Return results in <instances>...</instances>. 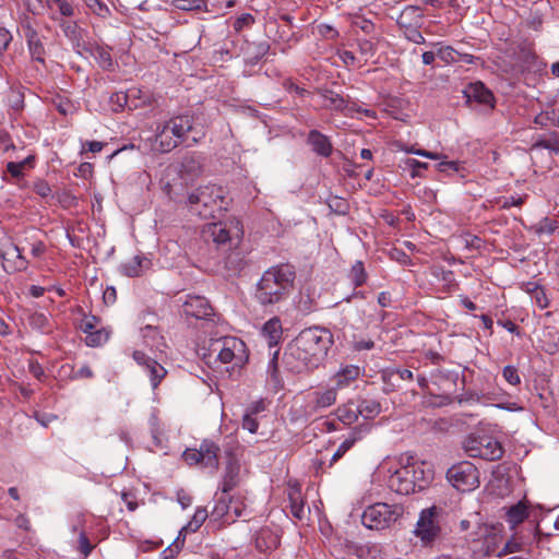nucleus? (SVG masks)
Returning a JSON list of instances; mask_svg holds the SVG:
<instances>
[{
    "instance_id": "1",
    "label": "nucleus",
    "mask_w": 559,
    "mask_h": 559,
    "mask_svg": "<svg viewBox=\"0 0 559 559\" xmlns=\"http://www.w3.org/2000/svg\"><path fill=\"white\" fill-rule=\"evenodd\" d=\"M333 344V336L328 329L308 328L302 330L289 343L284 353L285 366L295 373L319 366Z\"/></svg>"
},
{
    "instance_id": "2",
    "label": "nucleus",
    "mask_w": 559,
    "mask_h": 559,
    "mask_svg": "<svg viewBox=\"0 0 559 559\" xmlns=\"http://www.w3.org/2000/svg\"><path fill=\"white\" fill-rule=\"evenodd\" d=\"M296 269L283 263L267 269L260 278L255 299L263 307L274 306L286 300L294 290Z\"/></svg>"
},
{
    "instance_id": "3",
    "label": "nucleus",
    "mask_w": 559,
    "mask_h": 559,
    "mask_svg": "<svg viewBox=\"0 0 559 559\" xmlns=\"http://www.w3.org/2000/svg\"><path fill=\"white\" fill-rule=\"evenodd\" d=\"M223 203V189L215 185L199 187L188 197L189 211L203 219L214 218Z\"/></svg>"
},
{
    "instance_id": "4",
    "label": "nucleus",
    "mask_w": 559,
    "mask_h": 559,
    "mask_svg": "<svg viewBox=\"0 0 559 559\" xmlns=\"http://www.w3.org/2000/svg\"><path fill=\"white\" fill-rule=\"evenodd\" d=\"M209 352L210 356L215 355L221 362H234L235 367H241L248 361L245 342L235 336H225L212 341Z\"/></svg>"
},
{
    "instance_id": "5",
    "label": "nucleus",
    "mask_w": 559,
    "mask_h": 559,
    "mask_svg": "<svg viewBox=\"0 0 559 559\" xmlns=\"http://www.w3.org/2000/svg\"><path fill=\"white\" fill-rule=\"evenodd\" d=\"M401 504L373 503L365 509L361 523L369 530H383L396 522L403 514Z\"/></svg>"
},
{
    "instance_id": "6",
    "label": "nucleus",
    "mask_w": 559,
    "mask_h": 559,
    "mask_svg": "<svg viewBox=\"0 0 559 559\" xmlns=\"http://www.w3.org/2000/svg\"><path fill=\"white\" fill-rule=\"evenodd\" d=\"M13 250L16 253V260L14 265L8 269L3 265L4 270L9 273L16 271H24L28 266V261L23 255L25 250H29L33 258H41L47 247L44 240L40 238V233L35 229H31L24 233L23 237L19 240V243L13 246Z\"/></svg>"
},
{
    "instance_id": "7",
    "label": "nucleus",
    "mask_w": 559,
    "mask_h": 559,
    "mask_svg": "<svg viewBox=\"0 0 559 559\" xmlns=\"http://www.w3.org/2000/svg\"><path fill=\"white\" fill-rule=\"evenodd\" d=\"M219 447L212 440L205 439L201 442L200 448H189L182 453L183 461L190 465H198L207 468L211 473L218 469Z\"/></svg>"
},
{
    "instance_id": "8",
    "label": "nucleus",
    "mask_w": 559,
    "mask_h": 559,
    "mask_svg": "<svg viewBox=\"0 0 559 559\" xmlns=\"http://www.w3.org/2000/svg\"><path fill=\"white\" fill-rule=\"evenodd\" d=\"M447 479L459 491L468 492L479 486V472L473 463L462 461L448 469Z\"/></svg>"
},
{
    "instance_id": "9",
    "label": "nucleus",
    "mask_w": 559,
    "mask_h": 559,
    "mask_svg": "<svg viewBox=\"0 0 559 559\" xmlns=\"http://www.w3.org/2000/svg\"><path fill=\"white\" fill-rule=\"evenodd\" d=\"M464 450L471 457H479L487 461L499 460L503 454L501 444L487 436H468L464 441Z\"/></svg>"
},
{
    "instance_id": "10",
    "label": "nucleus",
    "mask_w": 559,
    "mask_h": 559,
    "mask_svg": "<svg viewBox=\"0 0 559 559\" xmlns=\"http://www.w3.org/2000/svg\"><path fill=\"white\" fill-rule=\"evenodd\" d=\"M442 510L436 506L424 509L417 521L415 534L423 543L433 542L440 534V515Z\"/></svg>"
},
{
    "instance_id": "11",
    "label": "nucleus",
    "mask_w": 559,
    "mask_h": 559,
    "mask_svg": "<svg viewBox=\"0 0 559 559\" xmlns=\"http://www.w3.org/2000/svg\"><path fill=\"white\" fill-rule=\"evenodd\" d=\"M401 467L395 469L388 479V487L396 493L409 495L415 492V480L412 479L406 457H401Z\"/></svg>"
},
{
    "instance_id": "12",
    "label": "nucleus",
    "mask_w": 559,
    "mask_h": 559,
    "mask_svg": "<svg viewBox=\"0 0 559 559\" xmlns=\"http://www.w3.org/2000/svg\"><path fill=\"white\" fill-rule=\"evenodd\" d=\"M336 396L337 390L335 388L309 392L306 396L304 413L308 416H313L320 411L332 406L336 402Z\"/></svg>"
},
{
    "instance_id": "13",
    "label": "nucleus",
    "mask_w": 559,
    "mask_h": 559,
    "mask_svg": "<svg viewBox=\"0 0 559 559\" xmlns=\"http://www.w3.org/2000/svg\"><path fill=\"white\" fill-rule=\"evenodd\" d=\"M436 56H438L437 67L456 66L462 68L464 64H474L478 67L481 62L480 59L468 53H461L450 46H435Z\"/></svg>"
},
{
    "instance_id": "14",
    "label": "nucleus",
    "mask_w": 559,
    "mask_h": 559,
    "mask_svg": "<svg viewBox=\"0 0 559 559\" xmlns=\"http://www.w3.org/2000/svg\"><path fill=\"white\" fill-rule=\"evenodd\" d=\"M132 356L150 377L152 388L156 389L166 377L167 370L159 362L141 350H134Z\"/></svg>"
},
{
    "instance_id": "15",
    "label": "nucleus",
    "mask_w": 559,
    "mask_h": 559,
    "mask_svg": "<svg viewBox=\"0 0 559 559\" xmlns=\"http://www.w3.org/2000/svg\"><path fill=\"white\" fill-rule=\"evenodd\" d=\"M464 94L468 103H477L486 110H492L495 108L496 99L492 92L479 81L471 83L464 90Z\"/></svg>"
},
{
    "instance_id": "16",
    "label": "nucleus",
    "mask_w": 559,
    "mask_h": 559,
    "mask_svg": "<svg viewBox=\"0 0 559 559\" xmlns=\"http://www.w3.org/2000/svg\"><path fill=\"white\" fill-rule=\"evenodd\" d=\"M21 31L27 41L32 59L45 66V47L37 31L29 21L22 23Z\"/></svg>"
},
{
    "instance_id": "17",
    "label": "nucleus",
    "mask_w": 559,
    "mask_h": 559,
    "mask_svg": "<svg viewBox=\"0 0 559 559\" xmlns=\"http://www.w3.org/2000/svg\"><path fill=\"white\" fill-rule=\"evenodd\" d=\"M58 25L76 51L82 53V49L87 47L88 43L85 29L82 28L78 22L72 20L61 19Z\"/></svg>"
},
{
    "instance_id": "18",
    "label": "nucleus",
    "mask_w": 559,
    "mask_h": 559,
    "mask_svg": "<svg viewBox=\"0 0 559 559\" xmlns=\"http://www.w3.org/2000/svg\"><path fill=\"white\" fill-rule=\"evenodd\" d=\"M182 312L187 317L209 319L213 314V308L205 297L188 296L182 305Z\"/></svg>"
},
{
    "instance_id": "19",
    "label": "nucleus",
    "mask_w": 559,
    "mask_h": 559,
    "mask_svg": "<svg viewBox=\"0 0 559 559\" xmlns=\"http://www.w3.org/2000/svg\"><path fill=\"white\" fill-rule=\"evenodd\" d=\"M194 116L177 115L165 122V128L181 143L187 139L189 132L193 131Z\"/></svg>"
},
{
    "instance_id": "20",
    "label": "nucleus",
    "mask_w": 559,
    "mask_h": 559,
    "mask_svg": "<svg viewBox=\"0 0 559 559\" xmlns=\"http://www.w3.org/2000/svg\"><path fill=\"white\" fill-rule=\"evenodd\" d=\"M406 461L411 469V475H414L412 479L415 480V491L424 490L432 479V471L429 468L425 469V463L416 462L413 456H406Z\"/></svg>"
},
{
    "instance_id": "21",
    "label": "nucleus",
    "mask_w": 559,
    "mask_h": 559,
    "mask_svg": "<svg viewBox=\"0 0 559 559\" xmlns=\"http://www.w3.org/2000/svg\"><path fill=\"white\" fill-rule=\"evenodd\" d=\"M369 430H370V426L369 425H360L358 427L353 428L350 430L348 437L340 444V447L337 448V450L333 454L332 460H331V464L335 463L341 457H343L344 454L347 451H349L353 448V445L358 440H360L364 437V435L369 432Z\"/></svg>"
},
{
    "instance_id": "22",
    "label": "nucleus",
    "mask_w": 559,
    "mask_h": 559,
    "mask_svg": "<svg viewBox=\"0 0 559 559\" xmlns=\"http://www.w3.org/2000/svg\"><path fill=\"white\" fill-rule=\"evenodd\" d=\"M317 93L326 102L324 104L325 109L340 111L342 114L343 110H346L347 99L340 93L326 86L317 88Z\"/></svg>"
},
{
    "instance_id": "23",
    "label": "nucleus",
    "mask_w": 559,
    "mask_h": 559,
    "mask_svg": "<svg viewBox=\"0 0 559 559\" xmlns=\"http://www.w3.org/2000/svg\"><path fill=\"white\" fill-rule=\"evenodd\" d=\"M307 142L312 151L320 156L329 157L332 154L333 146L330 139L318 130H311L308 133Z\"/></svg>"
},
{
    "instance_id": "24",
    "label": "nucleus",
    "mask_w": 559,
    "mask_h": 559,
    "mask_svg": "<svg viewBox=\"0 0 559 559\" xmlns=\"http://www.w3.org/2000/svg\"><path fill=\"white\" fill-rule=\"evenodd\" d=\"M180 142L170 133L168 128H165V123L156 127L155 133V146L162 153L173 151L178 146Z\"/></svg>"
},
{
    "instance_id": "25",
    "label": "nucleus",
    "mask_w": 559,
    "mask_h": 559,
    "mask_svg": "<svg viewBox=\"0 0 559 559\" xmlns=\"http://www.w3.org/2000/svg\"><path fill=\"white\" fill-rule=\"evenodd\" d=\"M504 509L506 520L511 528H515V526L523 523L530 516L528 507L525 501H519L518 503Z\"/></svg>"
},
{
    "instance_id": "26",
    "label": "nucleus",
    "mask_w": 559,
    "mask_h": 559,
    "mask_svg": "<svg viewBox=\"0 0 559 559\" xmlns=\"http://www.w3.org/2000/svg\"><path fill=\"white\" fill-rule=\"evenodd\" d=\"M234 503V498L229 495H222L216 499L214 508L211 512V516L215 521H223L227 523V519L230 516L231 504Z\"/></svg>"
},
{
    "instance_id": "27",
    "label": "nucleus",
    "mask_w": 559,
    "mask_h": 559,
    "mask_svg": "<svg viewBox=\"0 0 559 559\" xmlns=\"http://www.w3.org/2000/svg\"><path fill=\"white\" fill-rule=\"evenodd\" d=\"M288 501L292 515L299 521L304 520L307 516V513H309V508H306V503L299 488L290 489L288 493Z\"/></svg>"
},
{
    "instance_id": "28",
    "label": "nucleus",
    "mask_w": 559,
    "mask_h": 559,
    "mask_svg": "<svg viewBox=\"0 0 559 559\" xmlns=\"http://www.w3.org/2000/svg\"><path fill=\"white\" fill-rule=\"evenodd\" d=\"M87 53L93 57L100 68L111 67V56L107 48L102 47L95 43H87V47L82 49V53Z\"/></svg>"
},
{
    "instance_id": "29",
    "label": "nucleus",
    "mask_w": 559,
    "mask_h": 559,
    "mask_svg": "<svg viewBox=\"0 0 559 559\" xmlns=\"http://www.w3.org/2000/svg\"><path fill=\"white\" fill-rule=\"evenodd\" d=\"M262 333L267 340L269 347H275L283 334L281 320L278 318H272L266 321L262 328Z\"/></svg>"
},
{
    "instance_id": "30",
    "label": "nucleus",
    "mask_w": 559,
    "mask_h": 559,
    "mask_svg": "<svg viewBox=\"0 0 559 559\" xmlns=\"http://www.w3.org/2000/svg\"><path fill=\"white\" fill-rule=\"evenodd\" d=\"M204 233L218 246H225L231 240L229 229L222 222L209 224Z\"/></svg>"
},
{
    "instance_id": "31",
    "label": "nucleus",
    "mask_w": 559,
    "mask_h": 559,
    "mask_svg": "<svg viewBox=\"0 0 559 559\" xmlns=\"http://www.w3.org/2000/svg\"><path fill=\"white\" fill-rule=\"evenodd\" d=\"M421 22H423V11L420 8L414 7V5L406 7L401 12L400 16L396 20V23H397L400 29L407 27V26L421 24Z\"/></svg>"
},
{
    "instance_id": "32",
    "label": "nucleus",
    "mask_w": 559,
    "mask_h": 559,
    "mask_svg": "<svg viewBox=\"0 0 559 559\" xmlns=\"http://www.w3.org/2000/svg\"><path fill=\"white\" fill-rule=\"evenodd\" d=\"M28 325L41 333L48 334L52 331L49 316L40 311H31L27 313Z\"/></svg>"
},
{
    "instance_id": "33",
    "label": "nucleus",
    "mask_w": 559,
    "mask_h": 559,
    "mask_svg": "<svg viewBox=\"0 0 559 559\" xmlns=\"http://www.w3.org/2000/svg\"><path fill=\"white\" fill-rule=\"evenodd\" d=\"M150 260L142 255H135L121 265V272L130 277L140 276L144 269L148 267Z\"/></svg>"
},
{
    "instance_id": "34",
    "label": "nucleus",
    "mask_w": 559,
    "mask_h": 559,
    "mask_svg": "<svg viewBox=\"0 0 559 559\" xmlns=\"http://www.w3.org/2000/svg\"><path fill=\"white\" fill-rule=\"evenodd\" d=\"M360 369L357 366L348 365L343 367L335 376L334 382L336 384V390L341 388L347 386L352 381L356 380L359 377Z\"/></svg>"
},
{
    "instance_id": "35",
    "label": "nucleus",
    "mask_w": 559,
    "mask_h": 559,
    "mask_svg": "<svg viewBox=\"0 0 559 559\" xmlns=\"http://www.w3.org/2000/svg\"><path fill=\"white\" fill-rule=\"evenodd\" d=\"M545 148L551 154L559 155V133L549 132L546 136H539L532 145V150Z\"/></svg>"
},
{
    "instance_id": "36",
    "label": "nucleus",
    "mask_w": 559,
    "mask_h": 559,
    "mask_svg": "<svg viewBox=\"0 0 559 559\" xmlns=\"http://www.w3.org/2000/svg\"><path fill=\"white\" fill-rule=\"evenodd\" d=\"M202 171V164L200 157L194 154H187L182 157L180 164V173L181 175H187L189 177H197Z\"/></svg>"
},
{
    "instance_id": "37",
    "label": "nucleus",
    "mask_w": 559,
    "mask_h": 559,
    "mask_svg": "<svg viewBox=\"0 0 559 559\" xmlns=\"http://www.w3.org/2000/svg\"><path fill=\"white\" fill-rule=\"evenodd\" d=\"M335 414L340 421H342L344 425L349 426L358 419L359 409L357 405L349 402L345 405L338 406Z\"/></svg>"
},
{
    "instance_id": "38",
    "label": "nucleus",
    "mask_w": 559,
    "mask_h": 559,
    "mask_svg": "<svg viewBox=\"0 0 559 559\" xmlns=\"http://www.w3.org/2000/svg\"><path fill=\"white\" fill-rule=\"evenodd\" d=\"M348 280L352 282L355 288L362 286L366 284L368 278V273L365 269V265L361 261H356L349 269L347 273Z\"/></svg>"
},
{
    "instance_id": "39",
    "label": "nucleus",
    "mask_w": 559,
    "mask_h": 559,
    "mask_svg": "<svg viewBox=\"0 0 559 559\" xmlns=\"http://www.w3.org/2000/svg\"><path fill=\"white\" fill-rule=\"evenodd\" d=\"M357 407L359 415L364 416L366 419L374 418L381 412V404L371 399L361 400Z\"/></svg>"
},
{
    "instance_id": "40",
    "label": "nucleus",
    "mask_w": 559,
    "mask_h": 559,
    "mask_svg": "<svg viewBox=\"0 0 559 559\" xmlns=\"http://www.w3.org/2000/svg\"><path fill=\"white\" fill-rule=\"evenodd\" d=\"M518 60L526 64L527 67H538L537 57L528 43H523L519 46Z\"/></svg>"
},
{
    "instance_id": "41",
    "label": "nucleus",
    "mask_w": 559,
    "mask_h": 559,
    "mask_svg": "<svg viewBox=\"0 0 559 559\" xmlns=\"http://www.w3.org/2000/svg\"><path fill=\"white\" fill-rule=\"evenodd\" d=\"M238 483V472L235 467L229 464L226 468V473L222 483V492L224 495H229V492L237 486Z\"/></svg>"
},
{
    "instance_id": "42",
    "label": "nucleus",
    "mask_w": 559,
    "mask_h": 559,
    "mask_svg": "<svg viewBox=\"0 0 559 559\" xmlns=\"http://www.w3.org/2000/svg\"><path fill=\"white\" fill-rule=\"evenodd\" d=\"M438 278L442 283V290L444 293H452L459 287L454 273L451 270H441Z\"/></svg>"
},
{
    "instance_id": "43",
    "label": "nucleus",
    "mask_w": 559,
    "mask_h": 559,
    "mask_svg": "<svg viewBox=\"0 0 559 559\" xmlns=\"http://www.w3.org/2000/svg\"><path fill=\"white\" fill-rule=\"evenodd\" d=\"M558 228V222L554 218L544 217L533 226L534 231L538 235H552Z\"/></svg>"
},
{
    "instance_id": "44",
    "label": "nucleus",
    "mask_w": 559,
    "mask_h": 559,
    "mask_svg": "<svg viewBox=\"0 0 559 559\" xmlns=\"http://www.w3.org/2000/svg\"><path fill=\"white\" fill-rule=\"evenodd\" d=\"M326 204L330 207V210L338 215H345L349 210L348 202L337 195H331L326 200Z\"/></svg>"
},
{
    "instance_id": "45",
    "label": "nucleus",
    "mask_w": 559,
    "mask_h": 559,
    "mask_svg": "<svg viewBox=\"0 0 559 559\" xmlns=\"http://www.w3.org/2000/svg\"><path fill=\"white\" fill-rule=\"evenodd\" d=\"M209 516L207 510L205 508H198L191 519V521L188 523V525L185 527V530H190L191 532H195L201 527V525L204 523L206 518Z\"/></svg>"
},
{
    "instance_id": "46",
    "label": "nucleus",
    "mask_w": 559,
    "mask_h": 559,
    "mask_svg": "<svg viewBox=\"0 0 559 559\" xmlns=\"http://www.w3.org/2000/svg\"><path fill=\"white\" fill-rule=\"evenodd\" d=\"M255 22V19L250 13H242L240 16H238L234 23L233 28L236 33L242 32L245 28L251 27Z\"/></svg>"
},
{
    "instance_id": "47",
    "label": "nucleus",
    "mask_w": 559,
    "mask_h": 559,
    "mask_svg": "<svg viewBox=\"0 0 559 559\" xmlns=\"http://www.w3.org/2000/svg\"><path fill=\"white\" fill-rule=\"evenodd\" d=\"M109 337V334L104 330H93V333L86 334V345L96 347L105 343Z\"/></svg>"
},
{
    "instance_id": "48",
    "label": "nucleus",
    "mask_w": 559,
    "mask_h": 559,
    "mask_svg": "<svg viewBox=\"0 0 559 559\" xmlns=\"http://www.w3.org/2000/svg\"><path fill=\"white\" fill-rule=\"evenodd\" d=\"M420 25L421 24L407 26L402 28L401 31L403 32L405 38L408 39L409 41L415 44H424L425 38L419 31Z\"/></svg>"
},
{
    "instance_id": "49",
    "label": "nucleus",
    "mask_w": 559,
    "mask_h": 559,
    "mask_svg": "<svg viewBox=\"0 0 559 559\" xmlns=\"http://www.w3.org/2000/svg\"><path fill=\"white\" fill-rule=\"evenodd\" d=\"M356 112L357 114H364L366 117H369V118H372V119L377 118V114H376L374 110L361 108L357 104L349 103L347 100V107H346V110H343V115L346 116V117H354V114H356Z\"/></svg>"
},
{
    "instance_id": "50",
    "label": "nucleus",
    "mask_w": 559,
    "mask_h": 559,
    "mask_svg": "<svg viewBox=\"0 0 559 559\" xmlns=\"http://www.w3.org/2000/svg\"><path fill=\"white\" fill-rule=\"evenodd\" d=\"M437 169L440 173L454 174L460 173L464 169V163L459 160H441L437 165Z\"/></svg>"
},
{
    "instance_id": "51",
    "label": "nucleus",
    "mask_w": 559,
    "mask_h": 559,
    "mask_svg": "<svg viewBox=\"0 0 559 559\" xmlns=\"http://www.w3.org/2000/svg\"><path fill=\"white\" fill-rule=\"evenodd\" d=\"M94 549V545L88 539L86 533L81 530L78 539V550L83 555L84 558L88 557Z\"/></svg>"
},
{
    "instance_id": "52",
    "label": "nucleus",
    "mask_w": 559,
    "mask_h": 559,
    "mask_svg": "<svg viewBox=\"0 0 559 559\" xmlns=\"http://www.w3.org/2000/svg\"><path fill=\"white\" fill-rule=\"evenodd\" d=\"M353 26L361 29L366 35L374 37L376 26L370 20L358 16L353 21Z\"/></svg>"
},
{
    "instance_id": "53",
    "label": "nucleus",
    "mask_w": 559,
    "mask_h": 559,
    "mask_svg": "<svg viewBox=\"0 0 559 559\" xmlns=\"http://www.w3.org/2000/svg\"><path fill=\"white\" fill-rule=\"evenodd\" d=\"M502 377L511 385H519L521 383V378L514 366L508 365L503 367Z\"/></svg>"
},
{
    "instance_id": "54",
    "label": "nucleus",
    "mask_w": 559,
    "mask_h": 559,
    "mask_svg": "<svg viewBox=\"0 0 559 559\" xmlns=\"http://www.w3.org/2000/svg\"><path fill=\"white\" fill-rule=\"evenodd\" d=\"M531 294L532 298L540 309H545L549 306V300L542 287L535 285L534 288L531 289Z\"/></svg>"
},
{
    "instance_id": "55",
    "label": "nucleus",
    "mask_w": 559,
    "mask_h": 559,
    "mask_svg": "<svg viewBox=\"0 0 559 559\" xmlns=\"http://www.w3.org/2000/svg\"><path fill=\"white\" fill-rule=\"evenodd\" d=\"M556 110L542 111L534 118V123L540 127H547L549 123L555 126Z\"/></svg>"
},
{
    "instance_id": "56",
    "label": "nucleus",
    "mask_w": 559,
    "mask_h": 559,
    "mask_svg": "<svg viewBox=\"0 0 559 559\" xmlns=\"http://www.w3.org/2000/svg\"><path fill=\"white\" fill-rule=\"evenodd\" d=\"M9 106L14 111H20L24 107V95L19 91H11L8 97Z\"/></svg>"
},
{
    "instance_id": "57",
    "label": "nucleus",
    "mask_w": 559,
    "mask_h": 559,
    "mask_svg": "<svg viewBox=\"0 0 559 559\" xmlns=\"http://www.w3.org/2000/svg\"><path fill=\"white\" fill-rule=\"evenodd\" d=\"M55 4L58 7V11L63 17H70L74 15V8L67 0H53L52 7Z\"/></svg>"
},
{
    "instance_id": "58",
    "label": "nucleus",
    "mask_w": 559,
    "mask_h": 559,
    "mask_svg": "<svg viewBox=\"0 0 559 559\" xmlns=\"http://www.w3.org/2000/svg\"><path fill=\"white\" fill-rule=\"evenodd\" d=\"M202 4V0H175V7L185 11L199 10Z\"/></svg>"
},
{
    "instance_id": "59",
    "label": "nucleus",
    "mask_w": 559,
    "mask_h": 559,
    "mask_svg": "<svg viewBox=\"0 0 559 559\" xmlns=\"http://www.w3.org/2000/svg\"><path fill=\"white\" fill-rule=\"evenodd\" d=\"M318 32L326 39H336L340 36L338 32L332 25L325 23L318 25Z\"/></svg>"
},
{
    "instance_id": "60",
    "label": "nucleus",
    "mask_w": 559,
    "mask_h": 559,
    "mask_svg": "<svg viewBox=\"0 0 559 559\" xmlns=\"http://www.w3.org/2000/svg\"><path fill=\"white\" fill-rule=\"evenodd\" d=\"M242 428L250 433H255L259 428V423L252 414L246 413L242 418Z\"/></svg>"
},
{
    "instance_id": "61",
    "label": "nucleus",
    "mask_w": 559,
    "mask_h": 559,
    "mask_svg": "<svg viewBox=\"0 0 559 559\" xmlns=\"http://www.w3.org/2000/svg\"><path fill=\"white\" fill-rule=\"evenodd\" d=\"M277 359H278V349H276L273 354H272V358L269 362V368H267V372L270 374V377L274 380V381H277L278 380V368H277Z\"/></svg>"
},
{
    "instance_id": "62",
    "label": "nucleus",
    "mask_w": 559,
    "mask_h": 559,
    "mask_svg": "<svg viewBox=\"0 0 559 559\" xmlns=\"http://www.w3.org/2000/svg\"><path fill=\"white\" fill-rule=\"evenodd\" d=\"M34 191L39 197L47 198L51 193V188L45 180H38L34 183Z\"/></svg>"
},
{
    "instance_id": "63",
    "label": "nucleus",
    "mask_w": 559,
    "mask_h": 559,
    "mask_svg": "<svg viewBox=\"0 0 559 559\" xmlns=\"http://www.w3.org/2000/svg\"><path fill=\"white\" fill-rule=\"evenodd\" d=\"M96 322H97V318L94 316L84 318L81 322V330L85 334H91V333H93V330L96 329Z\"/></svg>"
},
{
    "instance_id": "64",
    "label": "nucleus",
    "mask_w": 559,
    "mask_h": 559,
    "mask_svg": "<svg viewBox=\"0 0 559 559\" xmlns=\"http://www.w3.org/2000/svg\"><path fill=\"white\" fill-rule=\"evenodd\" d=\"M23 170L22 164L15 163V162H9L7 164V171L13 177V178H21L23 177Z\"/></svg>"
}]
</instances>
